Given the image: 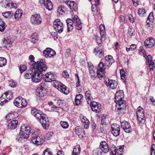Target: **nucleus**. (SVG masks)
<instances>
[{
  "instance_id": "1",
  "label": "nucleus",
  "mask_w": 155,
  "mask_h": 155,
  "mask_svg": "<svg viewBox=\"0 0 155 155\" xmlns=\"http://www.w3.org/2000/svg\"><path fill=\"white\" fill-rule=\"evenodd\" d=\"M31 112L32 114L39 121L44 129H48L49 126V122L46 115L42 111L34 108H31Z\"/></svg>"
},
{
  "instance_id": "2",
  "label": "nucleus",
  "mask_w": 155,
  "mask_h": 155,
  "mask_svg": "<svg viewBox=\"0 0 155 155\" xmlns=\"http://www.w3.org/2000/svg\"><path fill=\"white\" fill-rule=\"evenodd\" d=\"M32 68L36 74H38V76H40V79L41 81L44 74L43 73L47 69V66L45 60L40 59L39 61L35 63Z\"/></svg>"
},
{
  "instance_id": "3",
  "label": "nucleus",
  "mask_w": 155,
  "mask_h": 155,
  "mask_svg": "<svg viewBox=\"0 0 155 155\" xmlns=\"http://www.w3.org/2000/svg\"><path fill=\"white\" fill-rule=\"evenodd\" d=\"M66 21L67 25V31L68 32L73 29V26L72 25L73 23H75L77 29L80 30L82 28V26L81 23V21L76 15L74 16L72 20L68 18L66 20Z\"/></svg>"
},
{
  "instance_id": "4",
  "label": "nucleus",
  "mask_w": 155,
  "mask_h": 155,
  "mask_svg": "<svg viewBox=\"0 0 155 155\" xmlns=\"http://www.w3.org/2000/svg\"><path fill=\"white\" fill-rule=\"evenodd\" d=\"M31 127L30 126L23 125L21 126L19 135L16 138V140L21 142L23 139H27L29 137Z\"/></svg>"
},
{
  "instance_id": "5",
  "label": "nucleus",
  "mask_w": 155,
  "mask_h": 155,
  "mask_svg": "<svg viewBox=\"0 0 155 155\" xmlns=\"http://www.w3.org/2000/svg\"><path fill=\"white\" fill-rule=\"evenodd\" d=\"M37 74L36 72L33 71L32 68L28 71V73L25 74L24 77L26 79L31 78L32 81L34 83H37L41 81L40 76Z\"/></svg>"
},
{
  "instance_id": "6",
  "label": "nucleus",
  "mask_w": 155,
  "mask_h": 155,
  "mask_svg": "<svg viewBox=\"0 0 155 155\" xmlns=\"http://www.w3.org/2000/svg\"><path fill=\"white\" fill-rule=\"evenodd\" d=\"M32 139L31 142L36 145H39L43 143L44 139L41 136H39L38 134L37 131L35 132L31 135Z\"/></svg>"
},
{
  "instance_id": "7",
  "label": "nucleus",
  "mask_w": 155,
  "mask_h": 155,
  "mask_svg": "<svg viewBox=\"0 0 155 155\" xmlns=\"http://www.w3.org/2000/svg\"><path fill=\"white\" fill-rule=\"evenodd\" d=\"M15 106L19 108H23L25 107L27 104L26 100L21 97H17L14 101Z\"/></svg>"
},
{
  "instance_id": "8",
  "label": "nucleus",
  "mask_w": 155,
  "mask_h": 155,
  "mask_svg": "<svg viewBox=\"0 0 155 155\" xmlns=\"http://www.w3.org/2000/svg\"><path fill=\"white\" fill-rule=\"evenodd\" d=\"M105 64H104L103 62L101 61L98 65L97 69V73L99 78H101L104 75L105 69H108L109 68H106Z\"/></svg>"
},
{
  "instance_id": "9",
  "label": "nucleus",
  "mask_w": 155,
  "mask_h": 155,
  "mask_svg": "<svg viewBox=\"0 0 155 155\" xmlns=\"http://www.w3.org/2000/svg\"><path fill=\"white\" fill-rule=\"evenodd\" d=\"M53 25L54 29L58 33H61L63 31V25L59 19H55L53 22Z\"/></svg>"
},
{
  "instance_id": "10",
  "label": "nucleus",
  "mask_w": 155,
  "mask_h": 155,
  "mask_svg": "<svg viewBox=\"0 0 155 155\" xmlns=\"http://www.w3.org/2000/svg\"><path fill=\"white\" fill-rule=\"evenodd\" d=\"M42 18L39 14L33 15L30 18L31 23L35 25L40 24L42 22Z\"/></svg>"
},
{
  "instance_id": "11",
  "label": "nucleus",
  "mask_w": 155,
  "mask_h": 155,
  "mask_svg": "<svg viewBox=\"0 0 155 155\" xmlns=\"http://www.w3.org/2000/svg\"><path fill=\"white\" fill-rule=\"evenodd\" d=\"M44 55L47 58H51L56 54V52L52 49L47 48L43 51Z\"/></svg>"
},
{
  "instance_id": "12",
  "label": "nucleus",
  "mask_w": 155,
  "mask_h": 155,
  "mask_svg": "<svg viewBox=\"0 0 155 155\" xmlns=\"http://www.w3.org/2000/svg\"><path fill=\"white\" fill-rule=\"evenodd\" d=\"M111 133L115 136L117 137L120 134V127L119 125L116 124H112L111 125Z\"/></svg>"
},
{
  "instance_id": "13",
  "label": "nucleus",
  "mask_w": 155,
  "mask_h": 155,
  "mask_svg": "<svg viewBox=\"0 0 155 155\" xmlns=\"http://www.w3.org/2000/svg\"><path fill=\"white\" fill-rule=\"evenodd\" d=\"M45 86L44 83H41L36 89V94L39 97H42L45 94V91L44 88Z\"/></svg>"
},
{
  "instance_id": "14",
  "label": "nucleus",
  "mask_w": 155,
  "mask_h": 155,
  "mask_svg": "<svg viewBox=\"0 0 155 155\" xmlns=\"http://www.w3.org/2000/svg\"><path fill=\"white\" fill-rule=\"evenodd\" d=\"M121 128L126 133H129L131 132L132 129L129 123L126 121L121 122Z\"/></svg>"
},
{
  "instance_id": "15",
  "label": "nucleus",
  "mask_w": 155,
  "mask_h": 155,
  "mask_svg": "<svg viewBox=\"0 0 155 155\" xmlns=\"http://www.w3.org/2000/svg\"><path fill=\"white\" fill-rule=\"evenodd\" d=\"M39 3L41 5H44L49 11H51L53 8V5L50 0H39Z\"/></svg>"
},
{
  "instance_id": "16",
  "label": "nucleus",
  "mask_w": 155,
  "mask_h": 155,
  "mask_svg": "<svg viewBox=\"0 0 155 155\" xmlns=\"http://www.w3.org/2000/svg\"><path fill=\"white\" fill-rule=\"evenodd\" d=\"M99 148L103 153H107L109 151V148L108 144L104 141H102L100 142Z\"/></svg>"
},
{
  "instance_id": "17",
  "label": "nucleus",
  "mask_w": 155,
  "mask_h": 155,
  "mask_svg": "<svg viewBox=\"0 0 155 155\" xmlns=\"http://www.w3.org/2000/svg\"><path fill=\"white\" fill-rule=\"evenodd\" d=\"M55 77L53 73L48 72L44 76L43 79L46 82H51L55 80Z\"/></svg>"
},
{
  "instance_id": "18",
  "label": "nucleus",
  "mask_w": 155,
  "mask_h": 155,
  "mask_svg": "<svg viewBox=\"0 0 155 155\" xmlns=\"http://www.w3.org/2000/svg\"><path fill=\"white\" fill-rule=\"evenodd\" d=\"M89 104H90L91 109L93 111L98 113L100 111V104L98 103L92 101Z\"/></svg>"
},
{
  "instance_id": "19",
  "label": "nucleus",
  "mask_w": 155,
  "mask_h": 155,
  "mask_svg": "<svg viewBox=\"0 0 155 155\" xmlns=\"http://www.w3.org/2000/svg\"><path fill=\"white\" fill-rule=\"evenodd\" d=\"M155 44V39L153 38H149L146 39L144 41L145 46L147 48H151Z\"/></svg>"
},
{
  "instance_id": "20",
  "label": "nucleus",
  "mask_w": 155,
  "mask_h": 155,
  "mask_svg": "<svg viewBox=\"0 0 155 155\" xmlns=\"http://www.w3.org/2000/svg\"><path fill=\"white\" fill-rule=\"evenodd\" d=\"M106 68H109L112 64L114 62V60L113 59V57L111 55H108L106 56L105 58Z\"/></svg>"
},
{
  "instance_id": "21",
  "label": "nucleus",
  "mask_w": 155,
  "mask_h": 155,
  "mask_svg": "<svg viewBox=\"0 0 155 155\" xmlns=\"http://www.w3.org/2000/svg\"><path fill=\"white\" fill-rule=\"evenodd\" d=\"M96 56L99 58H101L104 56V51L102 49L101 47H97L94 50Z\"/></svg>"
},
{
  "instance_id": "22",
  "label": "nucleus",
  "mask_w": 155,
  "mask_h": 155,
  "mask_svg": "<svg viewBox=\"0 0 155 155\" xmlns=\"http://www.w3.org/2000/svg\"><path fill=\"white\" fill-rule=\"evenodd\" d=\"M58 89L62 93L67 94L69 93V90L67 87L62 83H60L57 86Z\"/></svg>"
},
{
  "instance_id": "23",
  "label": "nucleus",
  "mask_w": 155,
  "mask_h": 155,
  "mask_svg": "<svg viewBox=\"0 0 155 155\" xmlns=\"http://www.w3.org/2000/svg\"><path fill=\"white\" fill-rule=\"evenodd\" d=\"M75 131V133L80 138H82L83 137V135H85V131L82 128L80 127H76Z\"/></svg>"
},
{
  "instance_id": "24",
  "label": "nucleus",
  "mask_w": 155,
  "mask_h": 155,
  "mask_svg": "<svg viewBox=\"0 0 155 155\" xmlns=\"http://www.w3.org/2000/svg\"><path fill=\"white\" fill-rule=\"evenodd\" d=\"M3 42L4 46L7 48L11 47L12 43L11 38H4Z\"/></svg>"
},
{
  "instance_id": "25",
  "label": "nucleus",
  "mask_w": 155,
  "mask_h": 155,
  "mask_svg": "<svg viewBox=\"0 0 155 155\" xmlns=\"http://www.w3.org/2000/svg\"><path fill=\"white\" fill-rule=\"evenodd\" d=\"M115 102L116 103L115 107H126V102L123 99L118 100V101H116L115 100Z\"/></svg>"
},
{
  "instance_id": "26",
  "label": "nucleus",
  "mask_w": 155,
  "mask_h": 155,
  "mask_svg": "<svg viewBox=\"0 0 155 155\" xmlns=\"http://www.w3.org/2000/svg\"><path fill=\"white\" fill-rule=\"evenodd\" d=\"M124 97V92L122 90H119L116 92L115 96V100L118 101V100L123 99Z\"/></svg>"
},
{
  "instance_id": "27",
  "label": "nucleus",
  "mask_w": 155,
  "mask_h": 155,
  "mask_svg": "<svg viewBox=\"0 0 155 155\" xmlns=\"http://www.w3.org/2000/svg\"><path fill=\"white\" fill-rule=\"evenodd\" d=\"M18 121L17 120H12L8 124V127L10 129H14L18 125Z\"/></svg>"
},
{
  "instance_id": "28",
  "label": "nucleus",
  "mask_w": 155,
  "mask_h": 155,
  "mask_svg": "<svg viewBox=\"0 0 155 155\" xmlns=\"http://www.w3.org/2000/svg\"><path fill=\"white\" fill-rule=\"evenodd\" d=\"M85 97L87 103L89 104L92 101L93 98L91 95V92L90 90L86 91L85 93Z\"/></svg>"
},
{
  "instance_id": "29",
  "label": "nucleus",
  "mask_w": 155,
  "mask_h": 155,
  "mask_svg": "<svg viewBox=\"0 0 155 155\" xmlns=\"http://www.w3.org/2000/svg\"><path fill=\"white\" fill-rule=\"evenodd\" d=\"M21 10L17 9L14 15L15 18L16 20H19L21 17L22 15Z\"/></svg>"
},
{
  "instance_id": "30",
  "label": "nucleus",
  "mask_w": 155,
  "mask_h": 155,
  "mask_svg": "<svg viewBox=\"0 0 155 155\" xmlns=\"http://www.w3.org/2000/svg\"><path fill=\"white\" fill-rule=\"evenodd\" d=\"M126 107H115V110L117 114L119 115H121L124 114L125 111Z\"/></svg>"
},
{
  "instance_id": "31",
  "label": "nucleus",
  "mask_w": 155,
  "mask_h": 155,
  "mask_svg": "<svg viewBox=\"0 0 155 155\" xmlns=\"http://www.w3.org/2000/svg\"><path fill=\"white\" fill-rule=\"evenodd\" d=\"M147 61H148L150 69L151 71H153V61L152 60V56L150 55L148 56Z\"/></svg>"
},
{
  "instance_id": "32",
  "label": "nucleus",
  "mask_w": 155,
  "mask_h": 155,
  "mask_svg": "<svg viewBox=\"0 0 155 155\" xmlns=\"http://www.w3.org/2000/svg\"><path fill=\"white\" fill-rule=\"evenodd\" d=\"M137 117L144 116L143 109L140 106H139L137 109Z\"/></svg>"
},
{
  "instance_id": "33",
  "label": "nucleus",
  "mask_w": 155,
  "mask_h": 155,
  "mask_svg": "<svg viewBox=\"0 0 155 155\" xmlns=\"http://www.w3.org/2000/svg\"><path fill=\"white\" fill-rule=\"evenodd\" d=\"M31 41L33 43H36L39 40L38 36L36 33H34L31 37Z\"/></svg>"
},
{
  "instance_id": "34",
  "label": "nucleus",
  "mask_w": 155,
  "mask_h": 155,
  "mask_svg": "<svg viewBox=\"0 0 155 155\" xmlns=\"http://www.w3.org/2000/svg\"><path fill=\"white\" fill-rule=\"evenodd\" d=\"M83 96L81 94L77 95L75 99V102L76 105H78L81 102V100L83 98Z\"/></svg>"
},
{
  "instance_id": "35",
  "label": "nucleus",
  "mask_w": 155,
  "mask_h": 155,
  "mask_svg": "<svg viewBox=\"0 0 155 155\" xmlns=\"http://www.w3.org/2000/svg\"><path fill=\"white\" fill-rule=\"evenodd\" d=\"M81 151V148L79 145H77L74 148L72 155H78Z\"/></svg>"
},
{
  "instance_id": "36",
  "label": "nucleus",
  "mask_w": 155,
  "mask_h": 155,
  "mask_svg": "<svg viewBox=\"0 0 155 155\" xmlns=\"http://www.w3.org/2000/svg\"><path fill=\"white\" fill-rule=\"evenodd\" d=\"M109 83H110L109 86L111 88L114 89L117 87V83L116 81L110 80L109 81Z\"/></svg>"
},
{
  "instance_id": "37",
  "label": "nucleus",
  "mask_w": 155,
  "mask_h": 155,
  "mask_svg": "<svg viewBox=\"0 0 155 155\" xmlns=\"http://www.w3.org/2000/svg\"><path fill=\"white\" fill-rule=\"evenodd\" d=\"M68 6L72 11H75L77 9L76 3L73 1H70Z\"/></svg>"
},
{
  "instance_id": "38",
  "label": "nucleus",
  "mask_w": 155,
  "mask_h": 155,
  "mask_svg": "<svg viewBox=\"0 0 155 155\" xmlns=\"http://www.w3.org/2000/svg\"><path fill=\"white\" fill-rule=\"evenodd\" d=\"M13 94L11 91H7L3 94V96L5 97L7 100H10L12 97Z\"/></svg>"
},
{
  "instance_id": "39",
  "label": "nucleus",
  "mask_w": 155,
  "mask_h": 155,
  "mask_svg": "<svg viewBox=\"0 0 155 155\" xmlns=\"http://www.w3.org/2000/svg\"><path fill=\"white\" fill-rule=\"evenodd\" d=\"M103 153L99 147L94 150L92 153L93 155H103Z\"/></svg>"
},
{
  "instance_id": "40",
  "label": "nucleus",
  "mask_w": 155,
  "mask_h": 155,
  "mask_svg": "<svg viewBox=\"0 0 155 155\" xmlns=\"http://www.w3.org/2000/svg\"><path fill=\"white\" fill-rule=\"evenodd\" d=\"M65 11H66V9L64 5H61L58 7L57 12L59 14H63L65 13Z\"/></svg>"
},
{
  "instance_id": "41",
  "label": "nucleus",
  "mask_w": 155,
  "mask_h": 155,
  "mask_svg": "<svg viewBox=\"0 0 155 155\" xmlns=\"http://www.w3.org/2000/svg\"><path fill=\"white\" fill-rule=\"evenodd\" d=\"M100 34L102 38H103L105 36V29L104 25H100Z\"/></svg>"
},
{
  "instance_id": "42",
  "label": "nucleus",
  "mask_w": 155,
  "mask_h": 155,
  "mask_svg": "<svg viewBox=\"0 0 155 155\" xmlns=\"http://www.w3.org/2000/svg\"><path fill=\"white\" fill-rule=\"evenodd\" d=\"M153 21V13L150 12L147 18V19L146 20V23L147 25H150V22L151 23Z\"/></svg>"
},
{
  "instance_id": "43",
  "label": "nucleus",
  "mask_w": 155,
  "mask_h": 155,
  "mask_svg": "<svg viewBox=\"0 0 155 155\" xmlns=\"http://www.w3.org/2000/svg\"><path fill=\"white\" fill-rule=\"evenodd\" d=\"M5 23L4 21L0 19V31L3 32L5 28Z\"/></svg>"
},
{
  "instance_id": "44",
  "label": "nucleus",
  "mask_w": 155,
  "mask_h": 155,
  "mask_svg": "<svg viewBox=\"0 0 155 155\" xmlns=\"http://www.w3.org/2000/svg\"><path fill=\"white\" fill-rule=\"evenodd\" d=\"M137 120L139 124L141 125L143 124L145 122V116H142L137 117Z\"/></svg>"
},
{
  "instance_id": "45",
  "label": "nucleus",
  "mask_w": 155,
  "mask_h": 155,
  "mask_svg": "<svg viewBox=\"0 0 155 155\" xmlns=\"http://www.w3.org/2000/svg\"><path fill=\"white\" fill-rule=\"evenodd\" d=\"M7 64V60L3 57H0V67L5 66Z\"/></svg>"
},
{
  "instance_id": "46",
  "label": "nucleus",
  "mask_w": 155,
  "mask_h": 155,
  "mask_svg": "<svg viewBox=\"0 0 155 155\" xmlns=\"http://www.w3.org/2000/svg\"><path fill=\"white\" fill-rule=\"evenodd\" d=\"M57 104L60 107L62 108L66 105V103L65 101L63 100H58L57 102Z\"/></svg>"
},
{
  "instance_id": "47",
  "label": "nucleus",
  "mask_w": 155,
  "mask_h": 155,
  "mask_svg": "<svg viewBox=\"0 0 155 155\" xmlns=\"http://www.w3.org/2000/svg\"><path fill=\"white\" fill-rule=\"evenodd\" d=\"M5 97L3 96L2 95V96L0 97V105H3L8 101V100L6 99H5Z\"/></svg>"
},
{
  "instance_id": "48",
  "label": "nucleus",
  "mask_w": 155,
  "mask_h": 155,
  "mask_svg": "<svg viewBox=\"0 0 155 155\" xmlns=\"http://www.w3.org/2000/svg\"><path fill=\"white\" fill-rule=\"evenodd\" d=\"M60 123L61 126L63 128H67L69 126L68 124L66 121H61Z\"/></svg>"
},
{
  "instance_id": "49",
  "label": "nucleus",
  "mask_w": 155,
  "mask_h": 155,
  "mask_svg": "<svg viewBox=\"0 0 155 155\" xmlns=\"http://www.w3.org/2000/svg\"><path fill=\"white\" fill-rule=\"evenodd\" d=\"M14 114L13 113H10L6 116V119L8 121H10L14 118Z\"/></svg>"
},
{
  "instance_id": "50",
  "label": "nucleus",
  "mask_w": 155,
  "mask_h": 155,
  "mask_svg": "<svg viewBox=\"0 0 155 155\" xmlns=\"http://www.w3.org/2000/svg\"><path fill=\"white\" fill-rule=\"evenodd\" d=\"M42 155H53V154L50 151V149L47 148L44 151Z\"/></svg>"
},
{
  "instance_id": "51",
  "label": "nucleus",
  "mask_w": 155,
  "mask_h": 155,
  "mask_svg": "<svg viewBox=\"0 0 155 155\" xmlns=\"http://www.w3.org/2000/svg\"><path fill=\"white\" fill-rule=\"evenodd\" d=\"M19 68L21 73H23L27 69L25 65H20L19 67Z\"/></svg>"
},
{
  "instance_id": "52",
  "label": "nucleus",
  "mask_w": 155,
  "mask_h": 155,
  "mask_svg": "<svg viewBox=\"0 0 155 155\" xmlns=\"http://www.w3.org/2000/svg\"><path fill=\"white\" fill-rule=\"evenodd\" d=\"M139 15L140 16H143V15L146 12V11L143 8H140L138 10Z\"/></svg>"
},
{
  "instance_id": "53",
  "label": "nucleus",
  "mask_w": 155,
  "mask_h": 155,
  "mask_svg": "<svg viewBox=\"0 0 155 155\" xmlns=\"http://www.w3.org/2000/svg\"><path fill=\"white\" fill-rule=\"evenodd\" d=\"M110 149L111 151V152H114L115 153H116L117 152V151H119L118 149H116V146L113 144H112L110 148H109V149Z\"/></svg>"
},
{
  "instance_id": "54",
  "label": "nucleus",
  "mask_w": 155,
  "mask_h": 155,
  "mask_svg": "<svg viewBox=\"0 0 155 155\" xmlns=\"http://www.w3.org/2000/svg\"><path fill=\"white\" fill-rule=\"evenodd\" d=\"M96 40L97 44L99 46V47H101V40L100 37L98 36H96Z\"/></svg>"
},
{
  "instance_id": "55",
  "label": "nucleus",
  "mask_w": 155,
  "mask_h": 155,
  "mask_svg": "<svg viewBox=\"0 0 155 155\" xmlns=\"http://www.w3.org/2000/svg\"><path fill=\"white\" fill-rule=\"evenodd\" d=\"M3 15L5 18L11 17L12 15V14L10 12H8L3 13Z\"/></svg>"
},
{
  "instance_id": "56",
  "label": "nucleus",
  "mask_w": 155,
  "mask_h": 155,
  "mask_svg": "<svg viewBox=\"0 0 155 155\" xmlns=\"http://www.w3.org/2000/svg\"><path fill=\"white\" fill-rule=\"evenodd\" d=\"M89 73L91 78L93 80H94L96 77L95 72L94 71H89Z\"/></svg>"
},
{
  "instance_id": "57",
  "label": "nucleus",
  "mask_w": 155,
  "mask_h": 155,
  "mask_svg": "<svg viewBox=\"0 0 155 155\" xmlns=\"http://www.w3.org/2000/svg\"><path fill=\"white\" fill-rule=\"evenodd\" d=\"M29 59L31 61V63L32 65V67H33V65L35 64V63H36L34 61V57L32 55H30L29 57Z\"/></svg>"
},
{
  "instance_id": "58",
  "label": "nucleus",
  "mask_w": 155,
  "mask_h": 155,
  "mask_svg": "<svg viewBox=\"0 0 155 155\" xmlns=\"http://www.w3.org/2000/svg\"><path fill=\"white\" fill-rule=\"evenodd\" d=\"M82 123V125L84 127V128L87 129L89 128L90 124L89 121L88 122H85Z\"/></svg>"
},
{
  "instance_id": "59",
  "label": "nucleus",
  "mask_w": 155,
  "mask_h": 155,
  "mask_svg": "<svg viewBox=\"0 0 155 155\" xmlns=\"http://www.w3.org/2000/svg\"><path fill=\"white\" fill-rule=\"evenodd\" d=\"M151 155H155V145L152 144L151 148Z\"/></svg>"
},
{
  "instance_id": "60",
  "label": "nucleus",
  "mask_w": 155,
  "mask_h": 155,
  "mask_svg": "<svg viewBox=\"0 0 155 155\" xmlns=\"http://www.w3.org/2000/svg\"><path fill=\"white\" fill-rule=\"evenodd\" d=\"M71 51V50L70 48H68L66 50L65 54L66 57H68L70 56Z\"/></svg>"
},
{
  "instance_id": "61",
  "label": "nucleus",
  "mask_w": 155,
  "mask_h": 155,
  "mask_svg": "<svg viewBox=\"0 0 155 155\" xmlns=\"http://www.w3.org/2000/svg\"><path fill=\"white\" fill-rule=\"evenodd\" d=\"M11 4V8H14L15 9L17 8V5L16 4H14L12 2H10L7 3V5H9V4Z\"/></svg>"
},
{
  "instance_id": "62",
  "label": "nucleus",
  "mask_w": 155,
  "mask_h": 155,
  "mask_svg": "<svg viewBox=\"0 0 155 155\" xmlns=\"http://www.w3.org/2000/svg\"><path fill=\"white\" fill-rule=\"evenodd\" d=\"M146 28L148 32H150L152 29V25H146Z\"/></svg>"
},
{
  "instance_id": "63",
  "label": "nucleus",
  "mask_w": 155,
  "mask_h": 155,
  "mask_svg": "<svg viewBox=\"0 0 155 155\" xmlns=\"http://www.w3.org/2000/svg\"><path fill=\"white\" fill-rule=\"evenodd\" d=\"M62 76L66 78H68L69 77L68 74L66 71H64L62 73Z\"/></svg>"
},
{
  "instance_id": "64",
  "label": "nucleus",
  "mask_w": 155,
  "mask_h": 155,
  "mask_svg": "<svg viewBox=\"0 0 155 155\" xmlns=\"http://www.w3.org/2000/svg\"><path fill=\"white\" fill-rule=\"evenodd\" d=\"M88 65L89 68V71H93V68H94V67L93 64H91V63H88Z\"/></svg>"
}]
</instances>
